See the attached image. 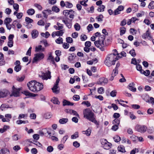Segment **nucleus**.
<instances>
[{
    "label": "nucleus",
    "mask_w": 154,
    "mask_h": 154,
    "mask_svg": "<svg viewBox=\"0 0 154 154\" xmlns=\"http://www.w3.org/2000/svg\"><path fill=\"white\" fill-rule=\"evenodd\" d=\"M1 152L3 154H9L10 153L9 150L6 148L2 149Z\"/></svg>",
    "instance_id": "obj_25"
},
{
    "label": "nucleus",
    "mask_w": 154,
    "mask_h": 154,
    "mask_svg": "<svg viewBox=\"0 0 154 154\" xmlns=\"http://www.w3.org/2000/svg\"><path fill=\"white\" fill-rule=\"evenodd\" d=\"M23 14L22 12H20L18 13L16 15V17L17 19H20L23 16Z\"/></svg>",
    "instance_id": "obj_64"
},
{
    "label": "nucleus",
    "mask_w": 154,
    "mask_h": 154,
    "mask_svg": "<svg viewBox=\"0 0 154 154\" xmlns=\"http://www.w3.org/2000/svg\"><path fill=\"white\" fill-rule=\"evenodd\" d=\"M73 6L72 4L69 3L68 2H66V5L65 6L66 8H71Z\"/></svg>",
    "instance_id": "obj_49"
},
{
    "label": "nucleus",
    "mask_w": 154,
    "mask_h": 154,
    "mask_svg": "<svg viewBox=\"0 0 154 154\" xmlns=\"http://www.w3.org/2000/svg\"><path fill=\"white\" fill-rule=\"evenodd\" d=\"M87 38V36L85 34H82L80 36V39L82 41H85Z\"/></svg>",
    "instance_id": "obj_41"
},
{
    "label": "nucleus",
    "mask_w": 154,
    "mask_h": 154,
    "mask_svg": "<svg viewBox=\"0 0 154 154\" xmlns=\"http://www.w3.org/2000/svg\"><path fill=\"white\" fill-rule=\"evenodd\" d=\"M52 115L50 112H47L44 115V117L46 119H49L51 118Z\"/></svg>",
    "instance_id": "obj_35"
},
{
    "label": "nucleus",
    "mask_w": 154,
    "mask_h": 154,
    "mask_svg": "<svg viewBox=\"0 0 154 154\" xmlns=\"http://www.w3.org/2000/svg\"><path fill=\"white\" fill-rule=\"evenodd\" d=\"M105 37L104 35H101L99 36L98 40L95 41L94 42L95 45L102 51H105L104 41Z\"/></svg>",
    "instance_id": "obj_3"
},
{
    "label": "nucleus",
    "mask_w": 154,
    "mask_h": 154,
    "mask_svg": "<svg viewBox=\"0 0 154 154\" xmlns=\"http://www.w3.org/2000/svg\"><path fill=\"white\" fill-rule=\"evenodd\" d=\"M21 69V66L20 65H16L14 68V70L16 72H18Z\"/></svg>",
    "instance_id": "obj_37"
},
{
    "label": "nucleus",
    "mask_w": 154,
    "mask_h": 154,
    "mask_svg": "<svg viewBox=\"0 0 154 154\" xmlns=\"http://www.w3.org/2000/svg\"><path fill=\"white\" fill-rule=\"evenodd\" d=\"M55 32L56 35L57 36H62L64 33L63 30L58 31Z\"/></svg>",
    "instance_id": "obj_30"
},
{
    "label": "nucleus",
    "mask_w": 154,
    "mask_h": 154,
    "mask_svg": "<svg viewBox=\"0 0 154 154\" xmlns=\"http://www.w3.org/2000/svg\"><path fill=\"white\" fill-rule=\"evenodd\" d=\"M25 21L26 23H31L33 22V20L28 17L25 18Z\"/></svg>",
    "instance_id": "obj_43"
},
{
    "label": "nucleus",
    "mask_w": 154,
    "mask_h": 154,
    "mask_svg": "<svg viewBox=\"0 0 154 154\" xmlns=\"http://www.w3.org/2000/svg\"><path fill=\"white\" fill-rule=\"evenodd\" d=\"M129 53L132 57H135L136 55L135 50L134 49L130 50L129 51Z\"/></svg>",
    "instance_id": "obj_55"
},
{
    "label": "nucleus",
    "mask_w": 154,
    "mask_h": 154,
    "mask_svg": "<svg viewBox=\"0 0 154 154\" xmlns=\"http://www.w3.org/2000/svg\"><path fill=\"white\" fill-rule=\"evenodd\" d=\"M131 139H132L133 137L135 138V139H138L140 142H142L143 141V138L142 137H138L134 135L132 136L131 137Z\"/></svg>",
    "instance_id": "obj_32"
},
{
    "label": "nucleus",
    "mask_w": 154,
    "mask_h": 154,
    "mask_svg": "<svg viewBox=\"0 0 154 154\" xmlns=\"http://www.w3.org/2000/svg\"><path fill=\"white\" fill-rule=\"evenodd\" d=\"M52 9V11H55L56 12H58L60 11L59 9L56 6H53Z\"/></svg>",
    "instance_id": "obj_47"
},
{
    "label": "nucleus",
    "mask_w": 154,
    "mask_h": 154,
    "mask_svg": "<svg viewBox=\"0 0 154 154\" xmlns=\"http://www.w3.org/2000/svg\"><path fill=\"white\" fill-rule=\"evenodd\" d=\"M118 69H114L113 70L112 72V75H114V76H116L118 73Z\"/></svg>",
    "instance_id": "obj_59"
},
{
    "label": "nucleus",
    "mask_w": 154,
    "mask_h": 154,
    "mask_svg": "<svg viewBox=\"0 0 154 154\" xmlns=\"http://www.w3.org/2000/svg\"><path fill=\"white\" fill-rule=\"evenodd\" d=\"M5 117L6 118H5V119L6 120H8L9 121L8 122H9V119H11L12 116L10 114H6L5 115Z\"/></svg>",
    "instance_id": "obj_50"
},
{
    "label": "nucleus",
    "mask_w": 154,
    "mask_h": 154,
    "mask_svg": "<svg viewBox=\"0 0 154 154\" xmlns=\"http://www.w3.org/2000/svg\"><path fill=\"white\" fill-rule=\"evenodd\" d=\"M8 94L9 92L7 90L0 91V98L6 97Z\"/></svg>",
    "instance_id": "obj_14"
},
{
    "label": "nucleus",
    "mask_w": 154,
    "mask_h": 154,
    "mask_svg": "<svg viewBox=\"0 0 154 154\" xmlns=\"http://www.w3.org/2000/svg\"><path fill=\"white\" fill-rule=\"evenodd\" d=\"M73 145L76 148H78L80 146V144L77 141H75L73 142Z\"/></svg>",
    "instance_id": "obj_51"
},
{
    "label": "nucleus",
    "mask_w": 154,
    "mask_h": 154,
    "mask_svg": "<svg viewBox=\"0 0 154 154\" xmlns=\"http://www.w3.org/2000/svg\"><path fill=\"white\" fill-rule=\"evenodd\" d=\"M35 56L33 60V62H36L43 59L44 57V55L42 53H38L35 54Z\"/></svg>",
    "instance_id": "obj_6"
},
{
    "label": "nucleus",
    "mask_w": 154,
    "mask_h": 154,
    "mask_svg": "<svg viewBox=\"0 0 154 154\" xmlns=\"http://www.w3.org/2000/svg\"><path fill=\"white\" fill-rule=\"evenodd\" d=\"M53 149L54 148L53 147L51 146H48L47 149V151L49 152H52Z\"/></svg>",
    "instance_id": "obj_57"
},
{
    "label": "nucleus",
    "mask_w": 154,
    "mask_h": 154,
    "mask_svg": "<svg viewBox=\"0 0 154 154\" xmlns=\"http://www.w3.org/2000/svg\"><path fill=\"white\" fill-rule=\"evenodd\" d=\"M72 20H71L67 22L66 23V25L67 26L68 28L70 29L72 27Z\"/></svg>",
    "instance_id": "obj_45"
},
{
    "label": "nucleus",
    "mask_w": 154,
    "mask_h": 154,
    "mask_svg": "<svg viewBox=\"0 0 154 154\" xmlns=\"http://www.w3.org/2000/svg\"><path fill=\"white\" fill-rule=\"evenodd\" d=\"M55 42L57 44H62L63 43V39L62 38L59 37L56 40Z\"/></svg>",
    "instance_id": "obj_33"
},
{
    "label": "nucleus",
    "mask_w": 154,
    "mask_h": 154,
    "mask_svg": "<svg viewBox=\"0 0 154 154\" xmlns=\"http://www.w3.org/2000/svg\"><path fill=\"white\" fill-rule=\"evenodd\" d=\"M147 129V127L144 125H137L135 127V130L141 133L145 132Z\"/></svg>",
    "instance_id": "obj_4"
},
{
    "label": "nucleus",
    "mask_w": 154,
    "mask_h": 154,
    "mask_svg": "<svg viewBox=\"0 0 154 154\" xmlns=\"http://www.w3.org/2000/svg\"><path fill=\"white\" fill-rule=\"evenodd\" d=\"M113 51V53L109 54L107 56L104 61L105 64L108 66L114 65L115 62L120 58L116 50L114 49Z\"/></svg>",
    "instance_id": "obj_1"
},
{
    "label": "nucleus",
    "mask_w": 154,
    "mask_h": 154,
    "mask_svg": "<svg viewBox=\"0 0 154 154\" xmlns=\"http://www.w3.org/2000/svg\"><path fill=\"white\" fill-rule=\"evenodd\" d=\"M34 6L37 8L38 10L40 11H41L42 9V6L37 3H35L34 5Z\"/></svg>",
    "instance_id": "obj_48"
},
{
    "label": "nucleus",
    "mask_w": 154,
    "mask_h": 154,
    "mask_svg": "<svg viewBox=\"0 0 154 154\" xmlns=\"http://www.w3.org/2000/svg\"><path fill=\"white\" fill-rule=\"evenodd\" d=\"M14 8L16 11L19 10V6L17 4H14L13 6Z\"/></svg>",
    "instance_id": "obj_60"
},
{
    "label": "nucleus",
    "mask_w": 154,
    "mask_h": 154,
    "mask_svg": "<svg viewBox=\"0 0 154 154\" xmlns=\"http://www.w3.org/2000/svg\"><path fill=\"white\" fill-rule=\"evenodd\" d=\"M105 8V6L103 5H100L97 9V11L99 12L103 11L104 9Z\"/></svg>",
    "instance_id": "obj_27"
},
{
    "label": "nucleus",
    "mask_w": 154,
    "mask_h": 154,
    "mask_svg": "<svg viewBox=\"0 0 154 154\" xmlns=\"http://www.w3.org/2000/svg\"><path fill=\"white\" fill-rule=\"evenodd\" d=\"M33 139L36 140H38L39 138V136L37 134H35L33 136Z\"/></svg>",
    "instance_id": "obj_62"
},
{
    "label": "nucleus",
    "mask_w": 154,
    "mask_h": 154,
    "mask_svg": "<svg viewBox=\"0 0 154 154\" xmlns=\"http://www.w3.org/2000/svg\"><path fill=\"white\" fill-rule=\"evenodd\" d=\"M126 29V28L124 27L120 28V35H122L125 33Z\"/></svg>",
    "instance_id": "obj_20"
},
{
    "label": "nucleus",
    "mask_w": 154,
    "mask_h": 154,
    "mask_svg": "<svg viewBox=\"0 0 154 154\" xmlns=\"http://www.w3.org/2000/svg\"><path fill=\"white\" fill-rule=\"evenodd\" d=\"M36 86V92L42 90L43 88V85L42 83H40L39 82H37L35 81Z\"/></svg>",
    "instance_id": "obj_10"
},
{
    "label": "nucleus",
    "mask_w": 154,
    "mask_h": 154,
    "mask_svg": "<svg viewBox=\"0 0 154 154\" xmlns=\"http://www.w3.org/2000/svg\"><path fill=\"white\" fill-rule=\"evenodd\" d=\"M58 86H57L54 85L53 87L52 88V90L53 92L56 94H57L59 93V90L58 89Z\"/></svg>",
    "instance_id": "obj_17"
},
{
    "label": "nucleus",
    "mask_w": 154,
    "mask_h": 154,
    "mask_svg": "<svg viewBox=\"0 0 154 154\" xmlns=\"http://www.w3.org/2000/svg\"><path fill=\"white\" fill-rule=\"evenodd\" d=\"M113 139L115 142H119L121 138L119 136L116 135L113 137Z\"/></svg>",
    "instance_id": "obj_42"
},
{
    "label": "nucleus",
    "mask_w": 154,
    "mask_h": 154,
    "mask_svg": "<svg viewBox=\"0 0 154 154\" xmlns=\"http://www.w3.org/2000/svg\"><path fill=\"white\" fill-rule=\"evenodd\" d=\"M142 37L143 39H145L146 38L149 39H151L152 38V37L150 35V32L149 30H147L145 33L142 35Z\"/></svg>",
    "instance_id": "obj_12"
},
{
    "label": "nucleus",
    "mask_w": 154,
    "mask_h": 154,
    "mask_svg": "<svg viewBox=\"0 0 154 154\" xmlns=\"http://www.w3.org/2000/svg\"><path fill=\"white\" fill-rule=\"evenodd\" d=\"M12 138L14 141H16L20 139V137H19L18 135L17 134H15L13 135Z\"/></svg>",
    "instance_id": "obj_26"
},
{
    "label": "nucleus",
    "mask_w": 154,
    "mask_h": 154,
    "mask_svg": "<svg viewBox=\"0 0 154 154\" xmlns=\"http://www.w3.org/2000/svg\"><path fill=\"white\" fill-rule=\"evenodd\" d=\"M27 14L29 15H32L35 13V10L32 8H30L27 11Z\"/></svg>",
    "instance_id": "obj_19"
},
{
    "label": "nucleus",
    "mask_w": 154,
    "mask_h": 154,
    "mask_svg": "<svg viewBox=\"0 0 154 154\" xmlns=\"http://www.w3.org/2000/svg\"><path fill=\"white\" fill-rule=\"evenodd\" d=\"M76 57V55L74 54H71L70 56L68 57V60L70 61H72L74 60Z\"/></svg>",
    "instance_id": "obj_40"
},
{
    "label": "nucleus",
    "mask_w": 154,
    "mask_h": 154,
    "mask_svg": "<svg viewBox=\"0 0 154 154\" xmlns=\"http://www.w3.org/2000/svg\"><path fill=\"white\" fill-rule=\"evenodd\" d=\"M40 77L43 80H47L48 79H50L51 77V72L48 71L45 73L42 72L41 75L40 76Z\"/></svg>",
    "instance_id": "obj_7"
},
{
    "label": "nucleus",
    "mask_w": 154,
    "mask_h": 154,
    "mask_svg": "<svg viewBox=\"0 0 154 154\" xmlns=\"http://www.w3.org/2000/svg\"><path fill=\"white\" fill-rule=\"evenodd\" d=\"M105 141L106 142L102 143V146L104 149H109L110 148L111 144V143L107 142L106 140H105Z\"/></svg>",
    "instance_id": "obj_11"
},
{
    "label": "nucleus",
    "mask_w": 154,
    "mask_h": 154,
    "mask_svg": "<svg viewBox=\"0 0 154 154\" xmlns=\"http://www.w3.org/2000/svg\"><path fill=\"white\" fill-rule=\"evenodd\" d=\"M45 48H42L41 45L36 46L35 48V51L36 52H42L45 51Z\"/></svg>",
    "instance_id": "obj_16"
},
{
    "label": "nucleus",
    "mask_w": 154,
    "mask_h": 154,
    "mask_svg": "<svg viewBox=\"0 0 154 154\" xmlns=\"http://www.w3.org/2000/svg\"><path fill=\"white\" fill-rule=\"evenodd\" d=\"M11 21L12 19L11 18H6L4 21V24H9Z\"/></svg>",
    "instance_id": "obj_29"
},
{
    "label": "nucleus",
    "mask_w": 154,
    "mask_h": 154,
    "mask_svg": "<svg viewBox=\"0 0 154 154\" xmlns=\"http://www.w3.org/2000/svg\"><path fill=\"white\" fill-rule=\"evenodd\" d=\"M29 90L33 92H36L35 81L33 80L29 82L27 84Z\"/></svg>",
    "instance_id": "obj_5"
},
{
    "label": "nucleus",
    "mask_w": 154,
    "mask_h": 154,
    "mask_svg": "<svg viewBox=\"0 0 154 154\" xmlns=\"http://www.w3.org/2000/svg\"><path fill=\"white\" fill-rule=\"evenodd\" d=\"M20 90V88H16L14 87V86H13L12 87V95L14 96V97H18L19 96Z\"/></svg>",
    "instance_id": "obj_8"
},
{
    "label": "nucleus",
    "mask_w": 154,
    "mask_h": 154,
    "mask_svg": "<svg viewBox=\"0 0 154 154\" xmlns=\"http://www.w3.org/2000/svg\"><path fill=\"white\" fill-rule=\"evenodd\" d=\"M74 27L76 31H79L80 28V26L78 23H76L74 26Z\"/></svg>",
    "instance_id": "obj_44"
},
{
    "label": "nucleus",
    "mask_w": 154,
    "mask_h": 154,
    "mask_svg": "<svg viewBox=\"0 0 154 154\" xmlns=\"http://www.w3.org/2000/svg\"><path fill=\"white\" fill-rule=\"evenodd\" d=\"M57 25L58 26V27H57V30H60L61 29H62L63 28V25L59 23H57Z\"/></svg>",
    "instance_id": "obj_46"
},
{
    "label": "nucleus",
    "mask_w": 154,
    "mask_h": 154,
    "mask_svg": "<svg viewBox=\"0 0 154 154\" xmlns=\"http://www.w3.org/2000/svg\"><path fill=\"white\" fill-rule=\"evenodd\" d=\"M108 79L104 78H101L99 79V80L97 82V84L100 85H104L107 83Z\"/></svg>",
    "instance_id": "obj_9"
},
{
    "label": "nucleus",
    "mask_w": 154,
    "mask_h": 154,
    "mask_svg": "<svg viewBox=\"0 0 154 154\" xmlns=\"http://www.w3.org/2000/svg\"><path fill=\"white\" fill-rule=\"evenodd\" d=\"M79 137L78 132H75L74 134L71 135V138L72 139H75Z\"/></svg>",
    "instance_id": "obj_38"
},
{
    "label": "nucleus",
    "mask_w": 154,
    "mask_h": 154,
    "mask_svg": "<svg viewBox=\"0 0 154 154\" xmlns=\"http://www.w3.org/2000/svg\"><path fill=\"white\" fill-rule=\"evenodd\" d=\"M38 31L36 29H34L31 32L32 37L33 38H36L38 37Z\"/></svg>",
    "instance_id": "obj_15"
},
{
    "label": "nucleus",
    "mask_w": 154,
    "mask_h": 154,
    "mask_svg": "<svg viewBox=\"0 0 154 154\" xmlns=\"http://www.w3.org/2000/svg\"><path fill=\"white\" fill-rule=\"evenodd\" d=\"M153 112L154 110L153 109L151 108H149L147 111V113L149 115H151L153 114Z\"/></svg>",
    "instance_id": "obj_61"
},
{
    "label": "nucleus",
    "mask_w": 154,
    "mask_h": 154,
    "mask_svg": "<svg viewBox=\"0 0 154 154\" xmlns=\"http://www.w3.org/2000/svg\"><path fill=\"white\" fill-rule=\"evenodd\" d=\"M51 101L54 104H60V102L58 101V98L55 97H53Z\"/></svg>",
    "instance_id": "obj_21"
},
{
    "label": "nucleus",
    "mask_w": 154,
    "mask_h": 154,
    "mask_svg": "<svg viewBox=\"0 0 154 154\" xmlns=\"http://www.w3.org/2000/svg\"><path fill=\"white\" fill-rule=\"evenodd\" d=\"M120 120L117 119H115L113 122V124L119 125L120 123Z\"/></svg>",
    "instance_id": "obj_53"
},
{
    "label": "nucleus",
    "mask_w": 154,
    "mask_h": 154,
    "mask_svg": "<svg viewBox=\"0 0 154 154\" xmlns=\"http://www.w3.org/2000/svg\"><path fill=\"white\" fill-rule=\"evenodd\" d=\"M136 69L138 71H140L141 73H142L143 70L142 69V67L141 65L140 64L137 65Z\"/></svg>",
    "instance_id": "obj_36"
},
{
    "label": "nucleus",
    "mask_w": 154,
    "mask_h": 154,
    "mask_svg": "<svg viewBox=\"0 0 154 154\" xmlns=\"http://www.w3.org/2000/svg\"><path fill=\"white\" fill-rule=\"evenodd\" d=\"M41 34L42 36L46 38H48V36L50 35L49 33L47 31L45 33L43 32L41 33Z\"/></svg>",
    "instance_id": "obj_34"
},
{
    "label": "nucleus",
    "mask_w": 154,
    "mask_h": 154,
    "mask_svg": "<svg viewBox=\"0 0 154 154\" xmlns=\"http://www.w3.org/2000/svg\"><path fill=\"white\" fill-rule=\"evenodd\" d=\"M29 142L36 145V146L39 147H41L42 146V145L38 141L33 140L32 141H30Z\"/></svg>",
    "instance_id": "obj_31"
},
{
    "label": "nucleus",
    "mask_w": 154,
    "mask_h": 154,
    "mask_svg": "<svg viewBox=\"0 0 154 154\" xmlns=\"http://www.w3.org/2000/svg\"><path fill=\"white\" fill-rule=\"evenodd\" d=\"M148 8L150 9H153L154 8V1L151 2L149 4Z\"/></svg>",
    "instance_id": "obj_39"
},
{
    "label": "nucleus",
    "mask_w": 154,
    "mask_h": 154,
    "mask_svg": "<svg viewBox=\"0 0 154 154\" xmlns=\"http://www.w3.org/2000/svg\"><path fill=\"white\" fill-rule=\"evenodd\" d=\"M37 24L39 26H44L45 25V23L43 20H41L38 21Z\"/></svg>",
    "instance_id": "obj_58"
},
{
    "label": "nucleus",
    "mask_w": 154,
    "mask_h": 154,
    "mask_svg": "<svg viewBox=\"0 0 154 154\" xmlns=\"http://www.w3.org/2000/svg\"><path fill=\"white\" fill-rule=\"evenodd\" d=\"M83 115L84 117L87 119L94 123L96 125H99V123L94 118V113L89 108L84 110Z\"/></svg>",
    "instance_id": "obj_2"
},
{
    "label": "nucleus",
    "mask_w": 154,
    "mask_h": 154,
    "mask_svg": "<svg viewBox=\"0 0 154 154\" xmlns=\"http://www.w3.org/2000/svg\"><path fill=\"white\" fill-rule=\"evenodd\" d=\"M68 138V135H66L63 137V138L61 140V142L63 143H64L67 140Z\"/></svg>",
    "instance_id": "obj_56"
},
{
    "label": "nucleus",
    "mask_w": 154,
    "mask_h": 154,
    "mask_svg": "<svg viewBox=\"0 0 154 154\" xmlns=\"http://www.w3.org/2000/svg\"><path fill=\"white\" fill-rule=\"evenodd\" d=\"M66 42L69 43H72L73 42L72 39L70 37H67L66 38Z\"/></svg>",
    "instance_id": "obj_52"
},
{
    "label": "nucleus",
    "mask_w": 154,
    "mask_h": 154,
    "mask_svg": "<svg viewBox=\"0 0 154 154\" xmlns=\"http://www.w3.org/2000/svg\"><path fill=\"white\" fill-rule=\"evenodd\" d=\"M73 99L74 100L78 101L80 99V97L77 95H75L73 97Z\"/></svg>",
    "instance_id": "obj_63"
},
{
    "label": "nucleus",
    "mask_w": 154,
    "mask_h": 154,
    "mask_svg": "<svg viewBox=\"0 0 154 154\" xmlns=\"http://www.w3.org/2000/svg\"><path fill=\"white\" fill-rule=\"evenodd\" d=\"M70 12L73 13L74 11L72 10H64L63 11V14L65 16H67L69 15Z\"/></svg>",
    "instance_id": "obj_28"
},
{
    "label": "nucleus",
    "mask_w": 154,
    "mask_h": 154,
    "mask_svg": "<svg viewBox=\"0 0 154 154\" xmlns=\"http://www.w3.org/2000/svg\"><path fill=\"white\" fill-rule=\"evenodd\" d=\"M91 129L90 128H88L87 130L85 131H83V134H85L87 136H90L91 133Z\"/></svg>",
    "instance_id": "obj_22"
},
{
    "label": "nucleus",
    "mask_w": 154,
    "mask_h": 154,
    "mask_svg": "<svg viewBox=\"0 0 154 154\" xmlns=\"http://www.w3.org/2000/svg\"><path fill=\"white\" fill-rule=\"evenodd\" d=\"M74 104L73 103L70 102L69 101H68L66 100H65L63 101V105L64 106L65 105H68V106H73Z\"/></svg>",
    "instance_id": "obj_24"
},
{
    "label": "nucleus",
    "mask_w": 154,
    "mask_h": 154,
    "mask_svg": "<svg viewBox=\"0 0 154 154\" xmlns=\"http://www.w3.org/2000/svg\"><path fill=\"white\" fill-rule=\"evenodd\" d=\"M68 121L67 118H62L60 119L59 120V122L62 124H64L66 123Z\"/></svg>",
    "instance_id": "obj_23"
},
{
    "label": "nucleus",
    "mask_w": 154,
    "mask_h": 154,
    "mask_svg": "<svg viewBox=\"0 0 154 154\" xmlns=\"http://www.w3.org/2000/svg\"><path fill=\"white\" fill-rule=\"evenodd\" d=\"M135 84L132 82L129 84L128 86V88L133 92H135L136 90V88L134 87Z\"/></svg>",
    "instance_id": "obj_13"
},
{
    "label": "nucleus",
    "mask_w": 154,
    "mask_h": 154,
    "mask_svg": "<svg viewBox=\"0 0 154 154\" xmlns=\"http://www.w3.org/2000/svg\"><path fill=\"white\" fill-rule=\"evenodd\" d=\"M142 74H143L147 76L150 74V71L149 70H146L145 71L143 70Z\"/></svg>",
    "instance_id": "obj_54"
},
{
    "label": "nucleus",
    "mask_w": 154,
    "mask_h": 154,
    "mask_svg": "<svg viewBox=\"0 0 154 154\" xmlns=\"http://www.w3.org/2000/svg\"><path fill=\"white\" fill-rule=\"evenodd\" d=\"M118 149L119 151L122 152H125L126 151L125 148V147L123 145H120L118 147Z\"/></svg>",
    "instance_id": "obj_18"
}]
</instances>
